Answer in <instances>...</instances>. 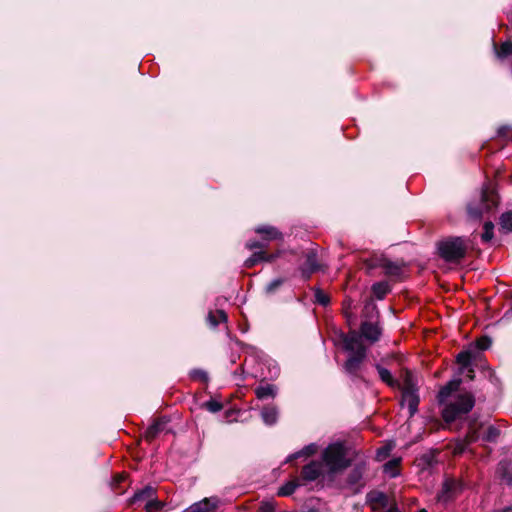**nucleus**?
I'll return each instance as SVG.
<instances>
[{"instance_id":"obj_39","label":"nucleus","mask_w":512,"mask_h":512,"mask_svg":"<svg viewBox=\"0 0 512 512\" xmlns=\"http://www.w3.org/2000/svg\"><path fill=\"white\" fill-rule=\"evenodd\" d=\"M275 511V505L273 502L267 501L262 502L260 505V512H274Z\"/></svg>"},{"instance_id":"obj_17","label":"nucleus","mask_w":512,"mask_h":512,"mask_svg":"<svg viewBox=\"0 0 512 512\" xmlns=\"http://www.w3.org/2000/svg\"><path fill=\"white\" fill-rule=\"evenodd\" d=\"M276 258V255L269 254L265 251L255 252L249 259L245 261V266L250 268L256 263L261 261L271 262Z\"/></svg>"},{"instance_id":"obj_37","label":"nucleus","mask_w":512,"mask_h":512,"mask_svg":"<svg viewBox=\"0 0 512 512\" xmlns=\"http://www.w3.org/2000/svg\"><path fill=\"white\" fill-rule=\"evenodd\" d=\"M512 132V129L508 126H502L498 129L497 134L499 137L505 138L510 141V133Z\"/></svg>"},{"instance_id":"obj_10","label":"nucleus","mask_w":512,"mask_h":512,"mask_svg":"<svg viewBox=\"0 0 512 512\" xmlns=\"http://www.w3.org/2000/svg\"><path fill=\"white\" fill-rule=\"evenodd\" d=\"M479 439L478 431L474 427H470L466 437L463 440H459L453 446V454L460 455L467 451L468 446L476 442Z\"/></svg>"},{"instance_id":"obj_8","label":"nucleus","mask_w":512,"mask_h":512,"mask_svg":"<svg viewBox=\"0 0 512 512\" xmlns=\"http://www.w3.org/2000/svg\"><path fill=\"white\" fill-rule=\"evenodd\" d=\"M326 472L327 469L322 462L312 461L303 467L301 477L305 481H314Z\"/></svg>"},{"instance_id":"obj_9","label":"nucleus","mask_w":512,"mask_h":512,"mask_svg":"<svg viewBox=\"0 0 512 512\" xmlns=\"http://www.w3.org/2000/svg\"><path fill=\"white\" fill-rule=\"evenodd\" d=\"M154 494H155V491L152 487H146V488L136 492L133 500H134V502L149 500L148 503L146 504V510H147V512H154L156 510H159L161 507L160 502L152 501Z\"/></svg>"},{"instance_id":"obj_11","label":"nucleus","mask_w":512,"mask_h":512,"mask_svg":"<svg viewBox=\"0 0 512 512\" xmlns=\"http://www.w3.org/2000/svg\"><path fill=\"white\" fill-rule=\"evenodd\" d=\"M218 504L219 500L216 497L204 498L192 504L183 512H212L218 507Z\"/></svg>"},{"instance_id":"obj_51","label":"nucleus","mask_w":512,"mask_h":512,"mask_svg":"<svg viewBox=\"0 0 512 512\" xmlns=\"http://www.w3.org/2000/svg\"><path fill=\"white\" fill-rule=\"evenodd\" d=\"M510 141L512 142V137L510 138Z\"/></svg>"},{"instance_id":"obj_45","label":"nucleus","mask_w":512,"mask_h":512,"mask_svg":"<svg viewBox=\"0 0 512 512\" xmlns=\"http://www.w3.org/2000/svg\"><path fill=\"white\" fill-rule=\"evenodd\" d=\"M383 456H384V447H379L377 449V458L379 460H381Z\"/></svg>"},{"instance_id":"obj_32","label":"nucleus","mask_w":512,"mask_h":512,"mask_svg":"<svg viewBox=\"0 0 512 512\" xmlns=\"http://www.w3.org/2000/svg\"><path fill=\"white\" fill-rule=\"evenodd\" d=\"M368 500L373 503L374 501L377 502L380 506L384 505V493L378 492V493H369L368 494Z\"/></svg>"},{"instance_id":"obj_28","label":"nucleus","mask_w":512,"mask_h":512,"mask_svg":"<svg viewBox=\"0 0 512 512\" xmlns=\"http://www.w3.org/2000/svg\"><path fill=\"white\" fill-rule=\"evenodd\" d=\"M496 54L500 59H505L512 55V42L507 41L502 43L501 46L496 49Z\"/></svg>"},{"instance_id":"obj_44","label":"nucleus","mask_w":512,"mask_h":512,"mask_svg":"<svg viewBox=\"0 0 512 512\" xmlns=\"http://www.w3.org/2000/svg\"><path fill=\"white\" fill-rule=\"evenodd\" d=\"M465 370H466V372H467V373H466L467 377H468L470 380H473V379H474V370H473L471 367L466 368Z\"/></svg>"},{"instance_id":"obj_30","label":"nucleus","mask_w":512,"mask_h":512,"mask_svg":"<svg viewBox=\"0 0 512 512\" xmlns=\"http://www.w3.org/2000/svg\"><path fill=\"white\" fill-rule=\"evenodd\" d=\"M494 224L491 221H487L484 224V232L482 233V240L489 242L493 238Z\"/></svg>"},{"instance_id":"obj_7","label":"nucleus","mask_w":512,"mask_h":512,"mask_svg":"<svg viewBox=\"0 0 512 512\" xmlns=\"http://www.w3.org/2000/svg\"><path fill=\"white\" fill-rule=\"evenodd\" d=\"M461 490L462 484L459 481L448 478L444 481L442 489L437 495V500L442 503H447L456 498Z\"/></svg>"},{"instance_id":"obj_2","label":"nucleus","mask_w":512,"mask_h":512,"mask_svg":"<svg viewBox=\"0 0 512 512\" xmlns=\"http://www.w3.org/2000/svg\"><path fill=\"white\" fill-rule=\"evenodd\" d=\"M475 399L471 393H460L445 405L442 410V417L446 423L461 419L474 407Z\"/></svg>"},{"instance_id":"obj_18","label":"nucleus","mask_w":512,"mask_h":512,"mask_svg":"<svg viewBox=\"0 0 512 512\" xmlns=\"http://www.w3.org/2000/svg\"><path fill=\"white\" fill-rule=\"evenodd\" d=\"M261 417L266 425H273L277 422L278 411L274 406H265L261 411Z\"/></svg>"},{"instance_id":"obj_1","label":"nucleus","mask_w":512,"mask_h":512,"mask_svg":"<svg viewBox=\"0 0 512 512\" xmlns=\"http://www.w3.org/2000/svg\"><path fill=\"white\" fill-rule=\"evenodd\" d=\"M381 329L377 321L364 320L361 324V333L356 330H350L348 333L339 335V343L348 353V358L344 364L345 370L354 374L360 368L361 363L366 357V347L362 338L373 343L379 339Z\"/></svg>"},{"instance_id":"obj_15","label":"nucleus","mask_w":512,"mask_h":512,"mask_svg":"<svg viewBox=\"0 0 512 512\" xmlns=\"http://www.w3.org/2000/svg\"><path fill=\"white\" fill-rule=\"evenodd\" d=\"M401 463V457L386 459V477L395 478L400 476L402 471Z\"/></svg>"},{"instance_id":"obj_47","label":"nucleus","mask_w":512,"mask_h":512,"mask_svg":"<svg viewBox=\"0 0 512 512\" xmlns=\"http://www.w3.org/2000/svg\"><path fill=\"white\" fill-rule=\"evenodd\" d=\"M126 478V476L124 474H119L116 476V481L117 482H121L123 481L124 479Z\"/></svg>"},{"instance_id":"obj_23","label":"nucleus","mask_w":512,"mask_h":512,"mask_svg":"<svg viewBox=\"0 0 512 512\" xmlns=\"http://www.w3.org/2000/svg\"><path fill=\"white\" fill-rule=\"evenodd\" d=\"M207 320L212 327H216L221 322L227 320V315L223 310H217L215 312H209Z\"/></svg>"},{"instance_id":"obj_33","label":"nucleus","mask_w":512,"mask_h":512,"mask_svg":"<svg viewBox=\"0 0 512 512\" xmlns=\"http://www.w3.org/2000/svg\"><path fill=\"white\" fill-rule=\"evenodd\" d=\"M490 345H491V340L486 336L480 337L476 341V346L480 350H486L490 347Z\"/></svg>"},{"instance_id":"obj_4","label":"nucleus","mask_w":512,"mask_h":512,"mask_svg":"<svg viewBox=\"0 0 512 512\" xmlns=\"http://www.w3.org/2000/svg\"><path fill=\"white\" fill-rule=\"evenodd\" d=\"M348 462L346 449L341 443L329 445L322 454V463L329 473L344 469Z\"/></svg>"},{"instance_id":"obj_24","label":"nucleus","mask_w":512,"mask_h":512,"mask_svg":"<svg viewBox=\"0 0 512 512\" xmlns=\"http://www.w3.org/2000/svg\"><path fill=\"white\" fill-rule=\"evenodd\" d=\"M299 485H300V483H299L298 479L289 481L285 485H283L281 488H279L278 495L279 496H289L294 493V491L296 490V488Z\"/></svg>"},{"instance_id":"obj_19","label":"nucleus","mask_w":512,"mask_h":512,"mask_svg":"<svg viewBox=\"0 0 512 512\" xmlns=\"http://www.w3.org/2000/svg\"><path fill=\"white\" fill-rule=\"evenodd\" d=\"M460 386V380L450 381L447 385H445L438 394V399L440 403H444L450 397L453 391H456Z\"/></svg>"},{"instance_id":"obj_22","label":"nucleus","mask_w":512,"mask_h":512,"mask_svg":"<svg viewBox=\"0 0 512 512\" xmlns=\"http://www.w3.org/2000/svg\"><path fill=\"white\" fill-rule=\"evenodd\" d=\"M255 231L267 240H275L281 237V233L272 226H259Z\"/></svg>"},{"instance_id":"obj_48","label":"nucleus","mask_w":512,"mask_h":512,"mask_svg":"<svg viewBox=\"0 0 512 512\" xmlns=\"http://www.w3.org/2000/svg\"><path fill=\"white\" fill-rule=\"evenodd\" d=\"M393 448V445H391L390 443H387L386 442V446H385V449H386V453L391 450Z\"/></svg>"},{"instance_id":"obj_46","label":"nucleus","mask_w":512,"mask_h":512,"mask_svg":"<svg viewBox=\"0 0 512 512\" xmlns=\"http://www.w3.org/2000/svg\"><path fill=\"white\" fill-rule=\"evenodd\" d=\"M386 512H400L399 509L393 504L389 506L388 509H386Z\"/></svg>"},{"instance_id":"obj_13","label":"nucleus","mask_w":512,"mask_h":512,"mask_svg":"<svg viewBox=\"0 0 512 512\" xmlns=\"http://www.w3.org/2000/svg\"><path fill=\"white\" fill-rule=\"evenodd\" d=\"M364 467L362 465H357L354 467L348 477H347V485L354 491H358L362 486V477H363Z\"/></svg>"},{"instance_id":"obj_38","label":"nucleus","mask_w":512,"mask_h":512,"mask_svg":"<svg viewBox=\"0 0 512 512\" xmlns=\"http://www.w3.org/2000/svg\"><path fill=\"white\" fill-rule=\"evenodd\" d=\"M283 284V279H275L273 281H271L267 287H266V290L267 292L269 293H273L277 288H279L281 285Z\"/></svg>"},{"instance_id":"obj_36","label":"nucleus","mask_w":512,"mask_h":512,"mask_svg":"<svg viewBox=\"0 0 512 512\" xmlns=\"http://www.w3.org/2000/svg\"><path fill=\"white\" fill-rule=\"evenodd\" d=\"M373 292H374V295L378 299H380V300L383 299L384 298V283L379 282V283L374 284Z\"/></svg>"},{"instance_id":"obj_29","label":"nucleus","mask_w":512,"mask_h":512,"mask_svg":"<svg viewBox=\"0 0 512 512\" xmlns=\"http://www.w3.org/2000/svg\"><path fill=\"white\" fill-rule=\"evenodd\" d=\"M500 435L498 428L494 426H488L485 430L482 439L486 442H495Z\"/></svg>"},{"instance_id":"obj_5","label":"nucleus","mask_w":512,"mask_h":512,"mask_svg":"<svg viewBox=\"0 0 512 512\" xmlns=\"http://www.w3.org/2000/svg\"><path fill=\"white\" fill-rule=\"evenodd\" d=\"M498 205L497 194L489 189L482 190L481 197L478 202H472L468 205V213L471 218L479 219L490 213Z\"/></svg>"},{"instance_id":"obj_40","label":"nucleus","mask_w":512,"mask_h":512,"mask_svg":"<svg viewBox=\"0 0 512 512\" xmlns=\"http://www.w3.org/2000/svg\"><path fill=\"white\" fill-rule=\"evenodd\" d=\"M246 246H247V248H248V249H250V250H252V249H256V248H262V247H263V245H262L260 242H258V241L248 242V243L246 244Z\"/></svg>"},{"instance_id":"obj_12","label":"nucleus","mask_w":512,"mask_h":512,"mask_svg":"<svg viewBox=\"0 0 512 512\" xmlns=\"http://www.w3.org/2000/svg\"><path fill=\"white\" fill-rule=\"evenodd\" d=\"M321 269V266L318 264L316 254L314 252H309L306 255V260L304 264L301 266L302 277L305 280H308L311 275Z\"/></svg>"},{"instance_id":"obj_3","label":"nucleus","mask_w":512,"mask_h":512,"mask_svg":"<svg viewBox=\"0 0 512 512\" xmlns=\"http://www.w3.org/2000/svg\"><path fill=\"white\" fill-rule=\"evenodd\" d=\"M468 247L469 241L462 237H448L437 244L440 257L447 262H459L465 257Z\"/></svg>"},{"instance_id":"obj_41","label":"nucleus","mask_w":512,"mask_h":512,"mask_svg":"<svg viewBox=\"0 0 512 512\" xmlns=\"http://www.w3.org/2000/svg\"><path fill=\"white\" fill-rule=\"evenodd\" d=\"M194 378H199L205 380L207 378L206 373L204 371H194L193 375Z\"/></svg>"},{"instance_id":"obj_16","label":"nucleus","mask_w":512,"mask_h":512,"mask_svg":"<svg viewBox=\"0 0 512 512\" xmlns=\"http://www.w3.org/2000/svg\"><path fill=\"white\" fill-rule=\"evenodd\" d=\"M510 462L503 460L499 462L496 470L498 477L505 481L508 485L512 486V473L510 472Z\"/></svg>"},{"instance_id":"obj_20","label":"nucleus","mask_w":512,"mask_h":512,"mask_svg":"<svg viewBox=\"0 0 512 512\" xmlns=\"http://www.w3.org/2000/svg\"><path fill=\"white\" fill-rule=\"evenodd\" d=\"M363 316L365 320L377 321L379 318V311L373 300L368 301L363 308Z\"/></svg>"},{"instance_id":"obj_34","label":"nucleus","mask_w":512,"mask_h":512,"mask_svg":"<svg viewBox=\"0 0 512 512\" xmlns=\"http://www.w3.org/2000/svg\"><path fill=\"white\" fill-rule=\"evenodd\" d=\"M205 407L210 411V412H218L222 409V404L218 401H215V400H210L208 402L205 403Z\"/></svg>"},{"instance_id":"obj_6","label":"nucleus","mask_w":512,"mask_h":512,"mask_svg":"<svg viewBox=\"0 0 512 512\" xmlns=\"http://www.w3.org/2000/svg\"><path fill=\"white\" fill-rule=\"evenodd\" d=\"M401 390V405L407 406L409 416L412 417L418 410L419 395L414 384L413 375L410 372L405 373Z\"/></svg>"},{"instance_id":"obj_27","label":"nucleus","mask_w":512,"mask_h":512,"mask_svg":"<svg viewBox=\"0 0 512 512\" xmlns=\"http://www.w3.org/2000/svg\"><path fill=\"white\" fill-rule=\"evenodd\" d=\"M500 228L506 233L512 232V212H506L501 215Z\"/></svg>"},{"instance_id":"obj_50","label":"nucleus","mask_w":512,"mask_h":512,"mask_svg":"<svg viewBox=\"0 0 512 512\" xmlns=\"http://www.w3.org/2000/svg\"><path fill=\"white\" fill-rule=\"evenodd\" d=\"M419 512H427L425 509H421L419 510Z\"/></svg>"},{"instance_id":"obj_21","label":"nucleus","mask_w":512,"mask_h":512,"mask_svg":"<svg viewBox=\"0 0 512 512\" xmlns=\"http://www.w3.org/2000/svg\"><path fill=\"white\" fill-rule=\"evenodd\" d=\"M317 451V446L315 444H310L305 446L302 450L289 455L286 459L287 463H291L293 460L298 459L300 457H308L313 455Z\"/></svg>"},{"instance_id":"obj_42","label":"nucleus","mask_w":512,"mask_h":512,"mask_svg":"<svg viewBox=\"0 0 512 512\" xmlns=\"http://www.w3.org/2000/svg\"><path fill=\"white\" fill-rule=\"evenodd\" d=\"M376 368L379 374V378L384 382V367L380 364H377Z\"/></svg>"},{"instance_id":"obj_31","label":"nucleus","mask_w":512,"mask_h":512,"mask_svg":"<svg viewBox=\"0 0 512 512\" xmlns=\"http://www.w3.org/2000/svg\"><path fill=\"white\" fill-rule=\"evenodd\" d=\"M315 301L323 306L327 305L330 301L328 295H326L322 290L316 289L315 290Z\"/></svg>"},{"instance_id":"obj_49","label":"nucleus","mask_w":512,"mask_h":512,"mask_svg":"<svg viewBox=\"0 0 512 512\" xmlns=\"http://www.w3.org/2000/svg\"><path fill=\"white\" fill-rule=\"evenodd\" d=\"M502 512H512V506L504 509Z\"/></svg>"},{"instance_id":"obj_35","label":"nucleus","mask_w":512,"mask_h":512,"mask_svg":"<svg viewBox=\"0 0 512 512\" xmlns=\"http://www.w3.org/2000/svg\"><path fill=\"white\" fill-rule=\"evenodd\" d=\"M386 276L388 275H399L400 267L393 265L391 262L386 260Z\"/></svg>"},{"instance_id":"obj_25","label":"nucleus","mask_w":512,"mask_h":512,"mask_svg":"<svg viewBox=\"0 0 512 512\" xmlns=\"http://www.w3.org/2000/svg\"><path fill=\"white\" fill-rule=\"evenodd\" d=\"M472 355L469 351H462L457 355V363L461 365V373H464V369L469 368L471 365Z\"/></svg>"},{"instance_id":"obj_14","label":"nucleus","mask_w":512,"mask_h":512,"mask_svg":"<svg viewBox=\"0 0 512 512\" xmlns=\"http://www.w3.org/2000/svg\"><path fill=\"white\" fill-rule=\"evenodd\" d=\"M168 420L160 418L154 421L145 431V438L148 441H152L160 432L165 429Z\"/></svg>"},{"instance_id":"obj_43","label":"nucleus","mask_w":512,"mask_h":512,"mask_svg":"<svg viewBox=\"0 0 512 512\" xmlns=\"http://www.w3.org/2000/svg\"><path fill=\"white\" fill-rule=\"evenodd\" d=\"M386 385L392 386L393 385V378L392 375L386 370Z\"/></svg>"},{"instance_id":"obj_26","label":"nucleus","mask_w":512,"mask_h":512,"mask_svg":"<svg viewBox=\"0 0 512 512\" xmlns=\"http://www.w3.org/2000/svg\"><path fill=\"white\" fill-rule=\"evenodd\" d=\"M255 393L258 399H266L275 395L274 387L269 384L256 388Z\"/></svg>"}]
</instances>
